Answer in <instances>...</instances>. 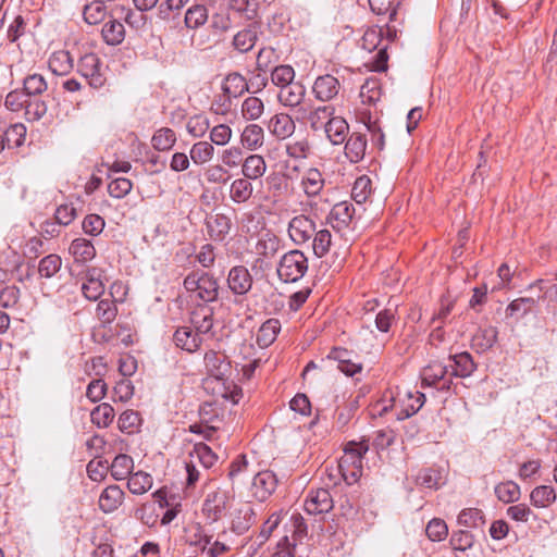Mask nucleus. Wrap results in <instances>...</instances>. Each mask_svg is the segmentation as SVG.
Segmentation results:
<instances>
[{
    "label": "nucleus",
    "instance_id": "obj_23",
    "mask_svg": "<svg viewBox=\"0 0 557 557\" xmlns=\"http://www.w3.org/2000/svg\"><path fill=\"white\" fill-rule=\"evenodd\" d=\"M345 154L352 163H358L364 157L367 138L361 133H352L346 140Z\"/></svg>",
    "mask_w": 557,
    "mask_h": 557
},
{
    "label": "nucleus",
    "instance_id": "obj_31",
    "mask_svg": "<svg viewBox=\"0 0 557 557\" xmlns=\"http://www.w3.org/2000/svg\"><path fill=\"white\" fill-rule=\"evenodd\" d=\"M281 331V323L277 319L267 320L257 333V344L262 347H269Z\"/></svg>",
    "mask_w": 557,
    "mask_h": 557
},
{
    "label": "nucleus",
    "instance_id": "obj_3",
    "mask_svg": "<svg viewBox=\"0 0 557 557\" xmlns=\"http://www.w3.org/2000/svg\"><path fill=\"white\" fill-rule=\"evenodd\" d=\"M77 72L88 82L89 86L99 89L106 84L102 62L96 53H86L78 60Z\"/></svg>",
    "mask_w": 557,
    "mask_h": 557
},
{
    "label": "nucleus",
    "instance_id": "obj_50",
    "mask_svg": "<svg viewBox=\"0 0 557 557\" xmlns=\"http://www.w3.org/2000/svg\"><path fill=\"white\" fill-rule=\"evenodd\" d=\"M214 153V148L208 141H198L190 149V159L195 164L209 162Z\"/></svg>",
    "mask_w": 557,
    "mask_h": 557
},
{
    "label": "nucleus",
    "instance_id": "obj_51",
    "mask_svg": "<svg viewBox=\"0 0 557 557\" xmlns=\"http://www.w3.org/2000/svg\"><path fill=\"white\" fill-rule=\"evenodd\" d=\"M371 180L362 175L358 177L352 186L351 198L358 205L364 203L371 195Z\"/></svg>",
    "mask_w": 557,
    "mask_h": 557
},
{
    "label": "nucleus",
    "instance_id": "obj_63",
    "mask_svg": "<svg viewBox=\"0 0 557 557\" xmlns=\"http://www.w3.org/2000/svg\"><path fill=\"white\" fill-rule=\"evenodd\" d=\"M186 128L193 137H202L209 128V120L202 114L194 115L189 117Z\"/></svg>",
    "mask_w": 557,
    "mask_h": 557
},
{
    "label": "nucleus",
    "instance_id": "obj_54",
    "mask_svg": "<svg viewBox=\"0 0 557 557\" xmlns=\"http://www.w3.org/2000/svg\"><path fill=\"white\" fill-rule=\"evenodd\" d=\"M48 107L47 103L37 98L29 97L25 107V116L27 121H38L47 113Z\"/></svg>",
    "mask_w": 557,
    "mask_h": 557
},
{
    "label": "nucleus",
    "instance_id": "obj_36",
    "mask_svg": "<svg viewBox=\"0 0 557 557\" xmlns=\"http://www.w3.org/2000/svg\"><path fill=\"white\" fill-rule=\"evenodd\" d=\"M536 298L534 297H520L512 300L506 308V317H524L529 312H531L532 308L537 304Z\"/></svg>",
    "mask_w": 557,
    "mask_h": 557
},
{
    "label": "nucleus",
    "instance_id": "obj_9",
    "mask_svg": "<svg viewBox=\"0 0 557 557\" xmlns=\"http://www.w3.org/2000/svg\"><path fill=\"white\" fill-rule=\"evenodd\" d=\"M277 478L274 472L270 470L260 471L253 478L252 490L253 495L260 502L268 499L276 490Z\"/></svg>",
    "mask_w": 557,
    "mask_h": 557
},
{
    "label": "nucleus",
    "instance_id": "obj_38",
    "mask_svg": "<svg viewBox=\"0 0 557 557\" xmlns=\"http://www.w3.org/2000/svg\"><path fill=\"white\" fill-rule=\"evenodd\" d=\"M263 128L257 124L247 125L240 136L244 147L253 150L263 144Z\"/></svg>",
    "mask_w": 557,
    "mask_h": 557
},
{
    "label": "nucleus",
    "instance_id": "obj_33",
    "mask_svg": "<svg viewBox=\"0 0 557 557\" xmlns=\"http://www.w3.org/2000/svg\"><path fill=\"white\" fill-rule=\"evenodd\" d=\"M556 493L550 485H539L531 491L530 500L536 508H546L556 502Z\"/></svg>",
    "mask_w": 557,
    "mask_h": 557
},
{
    "label": "nucleus",
    "instance_id": "obj_29",
    "mask_svg": "<svg viewBox=\"0 0 557 557\" xmlns=\"http://www.w3.org/2000/svg\"><path fill=\"white\" fill-rule=\"evenodd\" d=\"M267 164L262 156L251 154L242 164V173L248 180H258L265 173Z\"/></svg>",
    "mask_w": 557,
    "mask_h": 557
},
{
    "label": "nucleus",
    "instance_id": "obj_37",
    "mask_svg": "<svg viewBox=\"0 0 557 557\" xmlns=\"http://www.w3.org/2000/svg\"><path fill=\"white\" fill-rule=\"evenodd\" d=\"M495 495L504 504L518 502L521 495L520 486L513 481H506L495 486Z\"/></svg>",
    "mask_w": 557,
    "mask_h": 557
},
{
    "label": "nucleus",
    "instance_id": "obj_7",
    "mask_svg": "<svg viewBox=\"0 0 557 557\" xmlns=\"http://www.w3.org/2000/svg\"><path fill=\"white\" fill-rule=\"evenodd\" d=\"M205 366L208 374L218 381H222L223 384L227 382L232 373V367L230 361L226 360V356L213 350L206 352Z\"/></svg>",
    "mask_w": 557,
    "mask_h": 557
},
{
    "label": "nucleus",
    "instance_id": "obj_60",
    "mask_svg": "<svg viewBox=\"0 0 557 557\" xmlns=\"http://www.w3.org/2000/svg\"><path fill=\"white\" fill-rule=\"evenodd\" d=\"M286 153L293 159H306L310 153V144L307 138L289 141L285 146Z\"/></svg>",
    "mask_w": 557,
    "mask_h": 557
},
{
    "label": "nucleus",
    "instance_id": "obj_18",
    "mask_svg": "<svg viewBox=\"0 0 557 557\" xmlns=\"http://www.w3.org/2000/svg\"><path fill=\"white\" fill-rule=\"evenodd\" d=\"M269 131L278 139H286L290 137L296 125L294 120L287 113H277L269 121Z\"/></svg>",
    "mask_w": 557,
    "mask_h": 557
},
{
    "label": "nucleus",
    "instance_id": "obj_61",
    "mask_svg": "<svg viewBox=\"0 0 557 557\" xmlns=\"http://www.w3.org/2000/svg\"><path fill=\"white\" fill-rule=\"evenodd\" d=\"M449 543L454 550L465 552L473 546L474 536L469 531L460 530L451 534Z\"/></svg>",
    "mask_w": 557,
    "mask_h": 557
},
{
    "label": "nucleus",
    "instance_id": "obj_27",
    "mask_svg": "<svg viewBox=\"0 0 557 557\" xmlns=\"http://www.w3.org/2000/svg\"><path fill=\"white\" fill-rule=\"evenodd\" d=\"M257 28V25L252 24L234 36L233 46L238 52L246 53L255 47L258 39Z\"/></svg>",
    "mask_w": 557,
    "mask_h": 557
},
{
    "label": "nucleus",
    "instance_id": "obj_28",
    "mask_svg": "<svg viewBox=\"0 0 557 557\" xmlns=\"http://www.w3.org/2000/svg\"><path fill=\"white\" fill-rule=\"evenodd\" d=\"M191 323L196 329V333L207 334L213 327V311L210 307L203 306L197 308L191 313Z\"/></svg>",
    "mask_w": 557,
    "mask_h": 557
},
{
    "label": "nucleus",
    "instance_id": "obj_21",
    "mask_svg": "<svg viewBox=\"0 0 557 557\" xmlns=\"http://www.w3.org/2000/svg\"><path fill=\"white\" fill-rule=\"evenodd\" d=\"M82 292L88 300H97L104 293V284L100 278V270L92 268L87 271Z\"/></svg>",
    "mask_w": 557,
    "mask_h": 557
},
{
    "label": "nucleus",
    "instance_id": "obj_14",
    "mask_svg": "<svg viewBox=\"0 0 557 557\" xmlns=\"http://www.w3.org/2000/svg\"><path fill=\"white\" fill-rule=\"evenodd\" d=\"M447 366L450 375L456 377H468L476 369L472 356L467 351L449 356V363Z\"/></svg>",
    "mask_w": 557,
    "mask_h": 557
},
{
    "label": "nucleus",
    "instance_id": "obj_40",
    "mask_svg": "<svg viewBox=\"0 0 557 557\" xmlns=\"http://www.w3.org/2000/svg\"><path fill=\"white\" fill-rule=\"evenodd\" d=\"M302 187L308 196H317L323 185L324 180L321 172L318 169H309L302 177Z\"/></svg>",
    "mask_w": 557,
    "mask_h": 557
},
{
    "label": "nucleus",
    "instance_id": "obj_62",
    "mask_svg": "<svg viewBox=\"0 0 557 557\" xmlns=\"http://www.w3.org/2000/svg\"><path fill=\"white\" fill-rule=\"evenodd\" d=\"M278 55L271 47L261 48L257 54V70L267 73L270 65L276 63Z\"/></svg>",
    "mask_w": 557,
    "mask_h": 557
},
{
    "label": "nucleus",
    "instance_id": "obj_57",
    "mask_svg": "<svg viewBox=\"0 0 557 557\" xmlns=\"http://www.w3.org/2000/svg\"><path fill=\"white\" fill-rule=\"evenodd\" d=\"M84 20L90 25H96L103 21L106 16V7L101 1H95L86 4L83 11Z\"/></svg>",
    "mask_w": 557,
    "mask_h": 557
},
{
    "label": "nucleus",
    "instance_id": "obj_24",
    "mask_svg": "<svg viewBox=\"0 0 557 557\" xmlns=\"http://www.w3.org/2000/svg\"><path fill=\"white\" fill-rule=\"evenodd\" d=\"M354 213L355 208L352 203L348 201H341L332 208L329 214V219L332 222H335V224H333L334 228L343 230L349 225V223L352 220Z\"/></svg>",
    "mask_w": 557,
    "mask_h": 557
},
{
    "label": "nucleus",
    "instance_id": "obj_35",
    "mask_svg": "<svg viewBox=\"0 0 557 557\" xmlns=\"http://www.w3.org/2000/svg\"><path fill=\"white\" fill-rule=\"evenodd\" d=\"M134 468L133 458L125 454L117 455L109 467L111 475L116 480L126 479Z\"/></svg>",
    "mask_w": 557,
    "mask_h": 557
},
{
    "label": "nucleus",
    "instance_id": "obj_22",
    "mask_svg": "<svg viewBox=\"0 0 557 557\" xmlns=\"http://www.w3.org/2000/svg\"><path fill=\"white\" fill-rule=\"evenodd\" d=\"M256 521L253 508L249 504L240 506L232 520L231 530L240 535L247 532Z\"/></svg>",
    "mask_w": 557,
    "mask_h": 557
},
{
    "label": "nucleus",
    "instance_id": "obj_32",
    "mask_svg": "<svg viewBox=\"0 0 557 557\" xmlns=\"http://www.w3.org/2000/svg\"><path fill=\"white\" fill-rule=\"evenodd\" d=\"M74 66V60L69 51L59 50L49 59V67L57 75H66Z\"/></svg>",
    "mask_w": 557,
    "mask_h": 557
},
{
    "label": "nucleus",
    "instance_id": "obj_52",
    "mask_svg": "<svg viewBox=\"0 0 557 557\" xmlns=\"http://www.w3.org/2000/svg\"><path fill=\"white\" fill-rule=\"evenodd\" d=\"M264 110L261 99L257 97H248L242 104V114L246 120L255 121L259 119Z\"/></svg>",
    "mask_w": 557,
    "mask_h": 557
},
{
    "label": "nucleus",
    "instance_id": "obj_1",
    "mask_svg": "<svg viewBox=\"0 0 557 557\" xmlns=\"http://www.w3.org/2000/svg\"><path fill=\"white\" fill-rule=\"evenodd\" d=\"M308 271V258L298 249L284 253L277 264V275L285 283H295Z\"/></svg>",
    "mask_w": 557,
    "mask_h": 557
},
{
    "label": "nucleus",
    "instance_id": "obj_5",
    "mask_svg": "<svg viewBox=\"0 0 557 557\" xmlns=\"http://www.w3.org/2000/svg\"><path fill=\"white\" fill-rule=\"evenodd\" d=\"M369 440L363 437L359 442L350 441L344 448V455L339 459L338 469H362L363 456L369 450Z\"/></svg>",
    "mask_w": 557,
    "mask_h": 557
},
{
    "label": "nucleus",
    "instance_id": "obj_16",
    "mask_svg": "<svg viewBox=\"0 0 557 557\" xmlns=\"http://www.w3.org/2000/svg\"><path fill=\"white\" fill-rule=\"evenodd\" d=\"M173 342L176 347L188 352H195L199 349L202 338L190 327L181 326L174 332Z\"/></svg>",
    "mask_w": 557,
    "mask_h": 557
},
{
    "label": "nucleus",
    "instance_id": "obj_25",
    "mask_svg": "<svg viewBox=\"0 0 557 557\" xmlns=\"http://www.w3.org/2000/svg\"><path fill=\"white\" fill-rule=\"evenodd\" d=\"M246 177L235 178L230 186V198L234 203H246L253 194V186Z\"/></svg>",
    "mask_w": 557,
    "mask_h": 557
},
{
    "label": "nucleus",
    "instance_id": "obj_2",
    "mask_svg": "<svg viewBox=\"0 0 557 557\" xmlns=\"http://www.w3.org/2000/svg\"><path fill=\"white\" fill-rule=\"evenodd\" d=\"M183 284L187 292L205 302L214 301L219 296L218 281L209 273L194 271L184 278Z\"/></svg>",
    "mask_w": 557,
    "mask_h": 557
},
{
    "label": "nucleus",
    "instance_id": "obj_30",
    "mask_svg": "<svg viewBox=\"0 0 557 557\" xmlns=\"http://www.w3.org/2000/svg\"><path fill=\"white\" fill-rule=\"evenodd\" d=\"M334 111V107L332 106L318 107L312 111H309L307 109V115L305 116V119L308 120L311 129L317 132L320 129H324L327 121L333 117Z\"/></svg>",
    "mask_w": 557,
    "mask_h": 557
},
{
    "label": "nucleus",
    "instance_id": "obj_43",
    "mask_svg": "<svg viewBox=\"0 0 557 557\" xmlns=\"http://www.w3.org/2000/svg\"><path fill=\"white\" fill-rule=\"evenodd\" d=\"M185 25L189 29H197L208 21V10L205 5L196 4L185 13Z\"/></svg>",
    "mask_w": 557,
    "mask_h": 557
},
{
    "label": "nucleus",
    "instance_id": "obj_55",
    "mask_svg": "<svg viewBox=\"0 0 557 557\" xmlns=\"http://www.w3.org/2000/svg\"><path fill=\"white\" fill-rule=\"evenodd\" d=\"M295 71L290 65H277L271 73V81L274 85L284 88L288 84H293Z\"/></svg>",
    "mask_w": 557,
    "mask_h": 557
},
{
    "label": "nucleus",
    "instance_id": "obj_34",
    "mask_svg": "<svg viewBox=\"0 0 557 557\" xmlns=\"http://www.w3.org/2000/svg\"><path fill=\"white\" fill-rule=\"evenodd\" d=\"M103 40L110 46L120 45L125 38L124 25L117 20H111L104 23L102 30Z\"/></svg>",
    "mask_w": 557,
    "mask_h": 557
},
{
    "label": "nucleus",
    "instance_id": "obj_8",
    "mask_svg": "<svg viewBox=\"0 0 557 557\" xmlns=\"http://www.w3.org/2000/svg\"><path fill=\"white\" fill-rule=\"evenodd\" d=\"M252 276L244 265L233 267L227 275V285L235 296L248 294L252 287Z\"/></svg>",
    "mask_w": 557,
    "mask_h": 557
},
{
    "label": "nucleus",
    "instance_id": "obj_26",
    "mask_svg": "<svg viewBox=\"0 0 557 557\" xmlns=\"http://www.w3.org/2000/svg\"><path fill=\"white\" fill-rule=\"evenodd\" d=\"M69 252L73 256L75 262L79 263H86L96 256L92 243L86 238H75L69 247Z\"/></svg>",
    "mask_w": 557,
    "mask_h": 557
},
{
    "label": "nucleus",
    "instance_id": "obj_49",
    "mask_svg": "<svg viewBox=\"0 0 557 557\" xmlns=\"http://www.w3.org/2000/svg\"><path fill=\"white\" fill-rule=\"evenodd\" d=\"M176 136L173 129L163 127L154 133L151 143L154 149L165 151L173 147Z\"/></svg>",
    "mask_w": 557,
    "mask_h": 557
},
{
    "label": "nucleus",
    "instance_id": "obj_17",
    "mask_svg": "<svg viewBox=\"0 0 557 557\" xmlns=\"http://www.w3.org/2000/svg\"><path fill=\"white\" fill-rule=\"evenodd\" d=\"M498 330L495 326L479 327L471 338V347L479 354L490 350L497 342Z\"/></svg>",
    "mask_w": 557,
    "mask_h": 557
},
{
    "label": "nucleus",
    "instance_id": "obj_6",
    "mask_svg": "<svg viewBox=\"0 0 557 557\" xmlns=\"http://www.w3.org/2000/svg\"><path fill=\"white\" fill-rule=\"evenodd\" d=\"M315 231L314 221L302 214L294 216L288 224V235L296 245L309 243Z\"/></svg>",
    "mask_w": 557,
    "mask_h": 557
},
{
    "label": "nucleus",
    "instance_id": "obj_10",
    "mask_svg": "<svg viewBox=\"0 0 557 557\" xmlns=\"http://www.w3.org/2000/svg\"><path fill=\"white\" fill-rule=\"evenodd\" d=\"M332 508L333 499L330 492L325 488L311 491L305 502V510L309 515L325 513Z\"/></svg>",
    "mask_w": 557,
    "mask_h": 557
},
{
    "label": "nucleus",
    "instance_id": "obj_64",
    "mask_svg": "<svg viewBox=\"0 0 557 557\" xmlns=\"http://www.w3.org/2000/svg\"><path fill=\"white\" fill-rule=\"evenodd\" d=\"M133 184L128 178L119 177L110 182L108 193L111 197L121 199L129 194Z\"/></svg>",
    "mask_w": 557,
    "mask_h": 557
},
{
    "label": "nucleus",
    "instance_id": "obj_13",
    "mask_svg": "<svg viewBox=\"0 0 557 557\" xmlns=\"http://www.w3.org/2000/svg\"><path fill=\"white\" fill-rule=\"evenodd\" d=\"M227 497L224 493L212 492L207 495L202 506L203 515L212 522L221 519L226 512Z\"/></svg>",
    "mask_w": 557,
    "mask_h": 557
},
{
    "label": "nucleus",
    "instance_id": "obj_19",
    "mask_svg": "<svg viewBox=\"0 0 557 557\" xmlns=\"http://www.w3.org/2000/svg\"><path fill=\"white\" fill-rule=\"evenodd\" d=\"M124 492L117 485H109L106 487L99 497V508L104 513L115 511L124 500Z\"/></svg>",
    "mask_w": 557,
    "mask_h": 557
},
{
    "label": "nucleus",
    "instance_id": "obj_15",
    "mask_svg": "<svg viewBox=\"0 0 557 557\" xmlns=\"http://www.w3.org/2000/svg\"><path fill=\"white\" fill-rule=\"evenodd\" d=\"M206 225L211 239L222 242L230 233L232 222L226 214L214 213L207 216Z\"/></svg>",
    "mask_w": 557,
    "mask_h": 557
},
{
    "label": "nucleus",
    "instance_id": "obj_4",
    "mask_svg": "<svg viewBox=\"0 0 557 557\" xmlns=\"http://www.w3.org/2000/svg\"><path fill=\"white\" fill-rule=\"evenodd\" d=\"M305 97L306 87L299 82H295L293 84L284 86V88H281L278 92V101L284 107L297 109V120H304L305 116L307 115V108L305 107Z\"/></svg>",
    "mask_w": 557,
    "mask_h": 557
},
{
    "label": "nucleus",
    "instance_id": "obj_44",
    "mask_svg": "<svg viewBox=\"0 0 557 557\" xmlns=\"http://www.w3.org/2000/svg\"><path fill=\"white\" fill-rule=\"evenodd\" d=\"M280 249V239L275 235L267 234L258 239L256 252L258 256L270 259L273 258Z\"/></svg>",
    "mask_w": 557,
    "mask_h": 557
},
{
    "label": "nucleus",
    "instance_id": "obj_59",
    "mask_svg": "<svg viewBox=\"0 0 557 557\" xmlns=\"http://www.w3.org/2000/svg\"><path fill=\"white\" fill-rule=\"evenodd\" d=\"M447 373H449V371L446 364L437 363L430 366L423 372L422 382L426 385H436L445 379Z\"/></svg>",
    "mask_w": 557,
    "mask_h": 557
},
{
    "label": "nucleus",
    "instance_id": "obj_58",
    "mask_svg": "<svg viewBox=\"0 0 557 557\" xmlns=\"http://www.w3.org/2000/svg\"><path fill=\"white\" fill-rule=\"evenodd\" d=\"M9 148L20 147L24 144L26 127L22 123L11 125L2 135Z\"/></svg>",
    "mask_w": 557,
    "mask_h": 557
},
{
    "label": "nucleus",
    "instance_id": "obj_20",
    "mask_svg": "<svg viewBox=\"0 0 557 557\" xmlns=\"http://www.w3.org/2000/svg\"><path fill=\"white\" fill-rule=\"evenodd\" d=\"M324 133L332 145H342L348 138L349 125L345 119L333 116L327 121Z\"/></svg>",
    "mask_w": 557,
    "mask_h": 557
},
{
    "label": "nucleus",
    "instance_id": "obj_48",
    "mask_svg": "<svg viewBox=\"0 0 557 557\" xmlns=\"http://www.w3.org/2000/svg\"><path fill=\"white\" fill-rule=\"evenodd\" d=\"M458 523L467 528H482L485 523V518L482 510L478 508L463 509L458 516Z\"/></svg>",
    "mask_w": 557,
    "mask_h": 557
},
{
    "label": "nucleus",
    "instance_id": "obj_46",
    "mask_svg": "<svg viewBox=\"0 0 557 557\" xmlns=\"http://www.w3.org/2000/svg\"><path fill=\"white\" fill-rule=\"evenodd\" d=\"M62 259L55 253L44 257L38 264V272L41 277L51 278L61 269Z\"/></svg>",
    "mask_w": 557,
    "mask_h": 557
},
{
    "label": "nucleus",
    "instance_id": "obj_56",
    "mask_svg": "<svg viewBox=\"0 0 557 557\" xmlns=\"http://www.w3.org/2000/svg\"><path fill=\"white\" fill-rule=\"evenodd\" d=\"M140 416L137 411L128 409L123 411L119 417V429L124 433H133L140 424Z\"/></svg>",
    "mask_w": 557,
    "mask_h": 557
},
{
    "label": "nucleus",
    "instance_id": "obj_39",
    "mask_svg": "<svg viewBox=\"0 0 557 557\" xmlns=\"http://www.w3.org/2000/svg\"><path fill=\"white\" fill-rule=\"evenodd\" d=\"M114 416V408L108 403L98 405L90 412L91 422L98 428L109 426L113 421Z\"/></svg>",
    "mask_w": 557,
    "mask_h": 557
},
{
    "label": "nucleus",
    "instance_id": "obj_12",
    "mask_svg": "<svg viewBox=\"0 0 557 557\" xmlns=\"http://www.w3.org/2000/svg\"><path fill=\"white\" fill-rule=\"evenodd\" d=\"M341 85L336 77L330 74L319 76L313 84L312 91L317 99L330 101L339 92Z\"/></svg>",
    "mask_w": 557,
    "mask_h": 557
},
{
    "label": "nucleus",
    "instance_id": "obj_53",
    "mask_svg": "<svg viewBox=\"0 0 557 557\" xmlns=\"http://www.w3.org/2000/svg\"><path fill=\"white\" fill-rule=\"evenodd\" d=\"M442 475L441 472L433 468L422 469L416 479L417 484L426 487L437 490L441 485Z\"/></svg>",
    "mask_w": 557,
    "mask_h": 557
},
{
    "label": "nucleus",
    "instance_id": "obj_47",
    "mask_svg": "<svg viewBox=\"0 0 557 557\" xmlns=\"http://www.w3.org/2000/svg\"><path fill=\"white\" fill-rule=\"evenodd\" d=\"M96 314L102 326L110 325L117 315L116 304L110 299H101L97 305Z\"/></svg>",
    "mask_w": 557,
    "mask_h": 557
},
{
    "label": "nucleus",
    "instance_id": "obj_42",
    "mask_svg": "<svg viewBox=\"0 0 557 557\" xmlns=\"http://www.w3.org/2000/svg\"><path fill=\"white\" fill-rule=\"evenodd\" d=\"M311 240H312L311 246H312L313 253L318 258H322L330 250V247L332 245V234L329 230L322 228V230L315 231Z\"/></svg>",
    "mask_w": 557,
    "mask_h": 557
},
{
    "label": "nucleus",
    "instance_id": "obj_45",
    "mask_svg": "<svg viewBox=\"0 0 557 557\" xmlns=\"http://www.w3.org/2000/svg\"><path fill=\"white\" fill-rule=\"evenodd\" d=\"M47 82L41 74L27 75L23 81V90L28 97H38L47 90Z\"/></svg>",
    "mask_w": 557,
    "mask_h": 557
},
{
    "label": "nucleus",
    "instance_id": "obj_41",
    "mask_svg": "<svg viewBox=\"0 0 557 557\" xmlns=\"http://www.w3.org/2000/svg\"><path fill=\"white\" fill-rule=\"evenodd\" d=\"M152 486V478L149 473L138 471L131 474L127 481V487L132 494L141 495Z\"/></svg>",
    "mask_w": 557,
    "mask_h": 557
},
{
    "label": "nucleus",
    "instance_id": "obj_11",
    "mask_svg": "<svg viewBox=\"0 0 557 557\" xmlns=\"http://www.w3.org/2000/svg\"><path fill=\"white\" fill-rule=\"evenodd\" d=\"M223 104H226L228 108L231 106V98H237L242 96L245 91L249 90V84L246 82V78L239 73H230L223 84Z\"/></svg>",
    "mask_w": 557,
    "mask_h": 557
}]
</instances>
